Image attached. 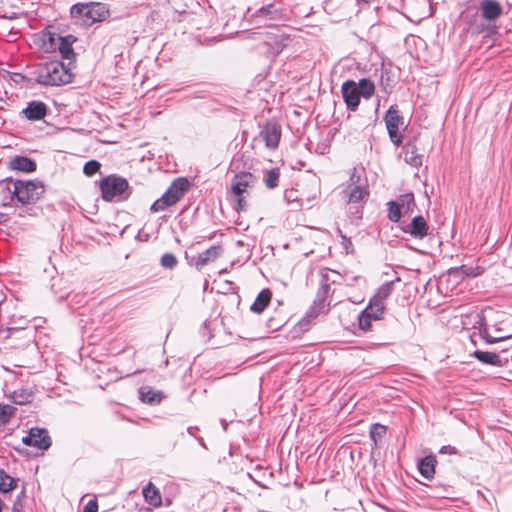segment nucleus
I'll list each match as a JSON object with an SVG mask.
<instances>
[{
  "label": "nucleus",
  "instance_id": "45",
  "mask_svg": "<svg viewBox=\"0 0 512 512\" xmlns=\"http://www.w3.org/2000/svg\"><path fill=\"white\" fill-rule=\"evenodd\" d=\"M338 233L341 237V244L347 254H352L354 252L353 244L350 238L342 233L340 229H338Z\"/></svg>",
  "mask_w": 512,
  "mask_h": 512
},
{
  "label": "nucleus",
  "instance_id": "24",
  "mask_svg": "<svg viewBox=\"0 0 512 512\" xmlns=\"http://www.w3.org/2000/svg\"><path fill=\"white\" fill-rule=\"evenodd\" d=\"M437 464L434 455H428L418 462L419 473L426 479H432L435 474V467Z\"/></svg>",
  "mask_w": 512,
  "mask_h": 512
},
{
  "label": "nucleus",
  "instance_id": "56",
  "mask_svg": "<svg viewBox=\"0 0 512 512\" xmlns=\"http://www.w3.org/2000/svg\"><path fill=\"white\" fill-rule=\"evenodd\" d=\"M496 332H498V335H501V330L500 329H496Z\"/></svg>",
  "mask_w": 512,
  "mask_h": 512
},
{
  "label": "nucleus",
  "instance_id": "48",
  "mask_svg": "<svg viewBox=\"0 0 512 512\" xmlns=\"http://www.w3.org/2000/svg\"><path fill=\"white\" fill-rule=\"evenodd\" d=\"M440 454H450V455H456L459 454V451L456 447L452 445H444L439 450Z\"/></svg>",
  "mask_w": 512,
  "mask_h": 512
},
{
  "label": "nucleus",
  "instance_id": "26",
  "mask_svg": "<svg viewBox=\"0 0 512 512\" xmlns=\"http://www.w3.org/2000/svg\"><path fill=\"white\" fill-rule=\"evenodd\" d=\"M272 293L269 289H263L256 297L250 310L256 314H261L271 301Z\"/></svg>",
  "mask_w": 512,
  "mask_h": 512
},
{
  "label": "nucleus",
  "instance_id": "2",
  "mask_svg": "<svg viewBox=\"0 0 512 512\" xmlns=\"http://www.w3.org/2000/svg\"><path fill=\"white\" fill-rule=\"evenodd\" d=\"M344 103L349 111H356L360 104V98L369 99L375 93V85L368 78H362L359 82L346 80L341 86Z\"/></svg>",
  "mask_w": 512,
  "mask_h": 512
},
{
  "label": "nucleus",
  "instance_id": "14",
  "mask_svg": "<svg viewBox=\"0 0 512 512\" xmlns=\"http://www.w3.org/2000/svg\"><path fill=\"white\" fill-rule=\"evenodd\" d=\"M342 198L349 204H357L365 201L369 195L368 185L346 186L341 192Z\"/></svg>",
  "mask_w": 512,
  "mask_h": 512
},
{
  "label": "nucleus",
  "instance_id": "37",
  "mask_svg": "<svg viewBox=\"0 0 512 512\" xmlns=\"http://www.w3.org/2000/svg\"><path fill=\"white\" fill-rule=\"evenodd\" d=\"M455 272L461 274L464 277H477L483 274L484 269L480 266L461 265L455 269Z\"/></svg>",
  "mask_w": 512,
  "mask_h": 512
},
{
  "label": "nucleus",
  "instance_id": "55",
  "mask_svg": "<svg viewBox=\"0 0 512 512\" xmlns=\"http://www.w3.org/2000/svg\"><path fill=\"white\" fill-rule=\"evenodd\" d=\"M198 440H199V444H201L202 446H205L203 438H199Z\"/></svg>",
  "mask_w": 512,
  "mask_h": 512
},
{
  "label": "nucleus",
  "instance_id": "43",
  "mask_svg": "<svg viewBox=\"0 0 512 512\" xmlns=\"http://www.w3.org/2000/svg\"><path fill=\"white\" fill-rule=\"evenodd\" d=\"M354 185H367L366 180L362 181L361 173L355 167L351 170L350 177H349V183L347 186H354Z\"/></svg>",
  "mask_w": 512,
  "mask_h": 512
},
{
  "label": "nucleus",
  "instance_id": "23",
  "mask_svg": "<svg viewBox=\"0 0 512 512\" xmlns=\"http://www.w3.org/2000/svg\"><path fill=\"white\" fill-rule=\"evenodd\" d=\"M76 41V37L69 34L61 36V40L58 42L57 51L61 54L62 58L72 60L75 58L73 50V43Z\"/></svg>",
  "mask_w": 512,
  "mask_h": 512
},
{
  "label": "nucleus",
  "instance_id": "34",
  "mask_svg": "<svg viewBox=\"0 0 512 512\" xmlns=\"http://www.w3.org/2000/svg\"><path fill=\"white\" fill-rule=\"evenodd\" d=\"M17 480L6 473L4 469H0V492L8 493L15 489Z\"/></svg>",
  "mask_w": 512,
  "mask_h": 512
},
{
  "label": "nucleus",
  "instance_id": "16",
  "mask_svg": "<svg viewBox=\"0 0 512 512\" xmlns=\"http://www.w3.org/2000/svg\"><path fill=\"white\" fill-rule=\"evenodd\" d=\"M223 253V248L220 245H212L202 253L193 257V263L198 270H201L205 265L214 262Z\"/></svg>",
  "mask_w": 512,
  "mask_h": 512
},
{
  "label": "nucleus",
  "instance_id": "29",
  "mask_svg": "<svg viewBox=\"0 0 512 512\" xmlns=\"http://www.w3.org/2000/svg\"><path fill=\"white\" fill-rule=\"evenodd\" d=\"M385 310V304L377 303L371 299L369 300L368 305L363 309V311L368 314V317L372 318L374 321L383 319Z\"/></svg>",
  "mask_w": 512,
  "mask_h": 512
},
{
  "label": "nucleus",
  "instance_id": "10",
  "mask_svg": "<svg viewBox=\"0 0 512 512\" xmlns=\"http://www.w3.org/2000/svg\"><path fill=\"white\" fill-rule=\"evenodd\" d=\"M22 443L44 451L51 446L52 441L46 429L35 427L31 428L29 434L22 438Z\"/></svg>",
  "mask_w": 512,
  "mask_h": 512
},
{
  "label": "nucleus",
  "instance_id": "46",
  "mask_svg": "<svg viewBox=\"0 0 512 512\" xmlns=\"http://www.w3.org/2000/svg\"><path fill=\"white\" fill-rule=\"evenodd\" d=\"M83 512H98V502L95 499L89 500L83 508Z\"/></svg>",
  "mask_w": 512,
  "mask_h": 512
},
{
  "label": "nucleus",
  "instance_id": "18",
  "mask_svg": "<svg viewBox=\"0 0 512 512\" xmlns=\"http://www.w3.org/2000/svg\"><path fill=\"white\" fill-rule=\"evenodd\" d=\"M479 11L485 20L495 21L502 15L503 8L497 0H481Z\"/></svg>",
  "mask_w": 512,
  "mask_h": 512
},
{
  "label": "nucleus",
  "instance_id": "8",
  "mask_svg": "<svg viewBox=\"0 0 512 512\" xmlns=\"http://www.w3.org/2000/svg\"><path fill=\"white\" fill-rule=\"evenodd\" d=\"M384 121L392 143L399 146L402 143L400 127L404 125V118L400 115L398 107L391 105L384 115Z\"/></svg>",
  "mask_w": 512,
  "mask_h": 512
},
{
  "label": "nucleus",
  "instance_id": "6",
  "mask_svg": "<svg viewBox=\"0 0 512 512\" xmlns=\"http://www.w3.org/2000/svg\"><path fill=\"white\" fill-rule=\"evenodd\" d=\"M100 189L102 199L111 202L114 200L127 199L129 194L126 193L129 189L128 181L118 175L112 174L104 177L100 181Z\"/></svg>",
  "mask_w": 512,
  "mask_h": 512
},
{
  "label": "nucleus",
  "instance_id": "1",
  "mask_svg": "<svg viewBox=\"0 0 512 512\" xmlns=\"http://www.w3.org/2000/svg\"><path fill=\"white\" fill-rule=\"evenodd\" d=\"M33 78L40 85L61 86L70 83L73 74L63 62L52 60L39 64L33 71Z\"/></svg>",
  "mask_w": 512,
  "mask_h": 512
},
{
  "label": "nucleus",
  "instance_id": "47",
  "mask_svg": "<svg viewBox=\"0 0 512 512\" xmlns=\"http://www.w3.org/2000/svg\"><path fill=\"white\" fill-rule=\"evenodd\" d=\"M381 86L384 90V92L386 93H390L392 91V85L390 84V78L389 76H387L386 78L384 77V73L382 72L381 74Z\"/></svg>",
  "mask_w": 512,
  "mask_h": 512
},
{
  "label": "nucleus",
  "instance_id": "7",
  "mask_svg": "<svg viewBox=\"0 0 512 512\" xmlns=\"http://www.w3.org/2000/svg\"><path fill=\"white\" fill-rule=\"evenodd\" d=\"M254 22L265 26H276L286 20L285 10L277 3L263 4L252 15Z\"/></svg>",
  "mask_w": 512,
  "mask_h": 512
},
{
  "label": "nucleus",
  "instance_id": "57",
  "mask_svg": "<svg viewBox=\"0 0 512 512\" xmlns=\"http://www.w3.org/2000/svg\"><path fill=\"white\" fill-rule=\"evenodd\" d=\"M496 332H498V335H501V330L500 329H496Z\"/></svg>",
  "mask_w": 512,
  "mask_h": 512
},
{
  "label": "nucleus",
  "instance_id": "40",
  "mask_svg": "<svg viewBox=\"0 0 512 512\" xmlns=\"http://www.w3.org/2000/svg\"><path fill=\"white\" fill-rule=\"evenodd\" d=\"M160 264L163 268L172 270L177 266L178 260L173 253L168 252L162 255Z\"/></svg>",
  "mask_w": 512,
  "mask_h": 512
},
{
  "label": "nucleus",
  "instance_id": "22",
  "mask_svg": "<svg viewBox=\"0 0 512 512\" xmlns=\"http://www.w3.org/2000/svg\"><path fill=\"white\" fill-rule=\"evenodd\" d=\"M477 328L479 330L480 337L485 341L487 344H494L498 343L504 340H508L512 338V334L508 335H498V336H492L488 332V327L486 324V320L483 316L479 317V320L476 322Z\"/></svg>",
  "mask_w": 512,
  "mask_h": 512
},
{
  "label": "nucleus",
  "instance_id": "36",
  "mask_svg": "<svg viewBox=\"0 0 512 512\" xmlns=\"http://www.w3.org/2000/svg\"><path fill=\"white\" fill-rule=\"evenodd\" d=\"M387 206H388V215H387L388 219L394 223L399 222V220L402 216V213H404L403 209L399 206V203H396V201L391 200L387 203Z\"/></svg>",
  "mask_w": 512,
  "mask_h": 512
},
{
  "label": "nucleus",
  "instance_id": "25",
  "mask_svg": "<svg viewBox=\"0 0 512 512\" xmlns=\"http://www.w3.org/2000/svg\"><path fill=\"white\" fill-rule=\"evenodd\" d=\"M403 152L406 163L413 167H420L422 165L423 156L418 153V149L415 144L407 143L404 146Z\"/></svg>",
  "mask_w": 512,
  "mask_h": 512
},
{
  "label": "nucleus",
  "instance_id": "5",
  "mask_svg": "<svg viewBox=\"0 0 512 512\" xmlns=\"http://www.w3.org/2000/svg\"><path fill=\"white\" fill-rule=\"evenodd\" d=\"M190 182L186 177L176 178L165 191L150 207L152 212L164 211L168 207L175 205L181 200L184 194L189 190Z\"/></svg>",
  "mask_w": 512,
  "mask_h": 512
},
{
  "label": "nucleus",
  "instance_id": "58",
  "mask_svg": "<svg viewBox=\"0 0 512 512\" xmlns=\"http://www.w3.org/2000/svg\"><path fill=\"white\" fill-rule=\"evenodd\" d=\"M438 497H442V498H445L446 496L445 495H441L439 494Z\"/></svg>",
  "mask_w": 512,
  "mask_h": 512
},
{
  "label": "nucleus",
  "instance_id": "17",
  "mask_svg": "<svg viewBox=\"0 0 512 512\" xmlns=\"http://www.w3.org/2000/svg\"><path fill=\"white\" fill-rule=\"evenodd\" d=\"M0 187L3 192H6L9 195V201L3 202V206L11 205L14 201H16V204H20L21 180H15L12 177H8L0 182Z\"/></svg>",
  "mask_w": 512,
  "mask_h": 512
},
{
  "label": "nucleus",
  "instance_id": "4",
  "mask_svg": "<svg viewBox=\"0 0 512 512\" xmlns=\"http://www.w3.org/2000/svg\"><path fill=\"white\" fill-rule=\"evenodd\" d=\"M330 289L327 276H323L313 304L306 312L304 318L298 323L300 329L306 330L319 315L326 314L329 311V304L326 301L329 297Z\"/></svg>",
  "mask_w": 512,
  "mask_h": 512
},
{
  "label": "nucleus",
  "instance_id": "50",
  "mask_svg": "<svg viewBox=\"0 0 512 512\" xmlns=\"http://www.w3.org/2000/svg\"><path fill=\"white\" fill-rule=\"evenodd\" d=\"M12 512H24L23 503L20 497H17L12 505Z\"/></svg>",
  "mask_w": 512,
  "mask_h": 512
},
{
  "label": "nucleus",
  "instance_id": "39",
  "mask_svg": "<svg viewBox=\"0 0 512 512\" xmlns=\"http://www.w3.org/2000/svg\"><path fill=\"white\" fill-rule=\"evenodd\" d=\"M386 426L380 424V423H374L372 424L369 434L371 440L377 444V441L381 439L386 434Z\"/></svg>",
  "mask_w": 512,
  "mask_h": 512
},
{
  "label": "nucleus",
  "instance_id": "27",
  "mask_svg": "<svg viewBox=\"0 0 512 512\" xmlns=\"http://www.w3.org/2000/svg\"><path fill=\"white\" fill-rule=\"evenodd\" d=\"M139 399L146 404L155 405L162 401L163 395L160 391H155L148 386L139 389Z\"/></svg>",
  "mask_w": 512,
  "mask_h": 512
},
{
  "label": "nucleus",
  "instance_id": "33",
  "mask_svg": "<svg viewBox=\"0 0 512 512\" xmlns=\"http://www.w3.org/2000/svg\"><path fill=\"white\" fill-rule=\"evenodd\" d=\"M15 210L14 215L17 217H37L41 212V209L35 205H21L14 204Z\"/></svg>",
  "mask_w": 512,
  "mask_h": 512
},
{
  "label": "nucleus",
  "instance_id": "54",
  "mask_svg": "<svg viewBox=\"0 0 512 512\" xmlns=\"http://www.w3.org/2000/svg\"><path fill=\"white\" fill-rule=\"evenodd\" d=\"M4 505L5 504H4L3 500L0 499V512H2V509H3Z\"/></svg>",
  "mask_w": 512,
  "mask_h": 512
},
{
  "label": "nucleus",
  "instance_id": "53",
  "mask_svg": "<svg viewBox=\"0 0 512 512\" xmlns=\"http://www.w3.org/2000/svg\"><path fill=\"white\" fill-rule=\"evenodd\" d=\"M196 429H197L196 427H188V428H187V432H188L190 435L194 436V431H195Z\"/></svg>",
  "mask_w": 512,
  "mask_h": 512
},
{
  "label": "nucleus",
  "instance_id": "31",
  "mask_svg": "<svg viewBox=\"0 0 512 512\" xmlns=\"http://www.w3.org/2000/svg\"><path fill=\"white\" fill-rule=\"evenodd\" d=\"M393 287V281H387L383 283L370 299L377 303L385 304V300L391 295Z\"/></svg>",
  "mask_w": 512,
  "mask_h": 512
},
{
  "label": "nucleus",
  "instance_id": "51",
  "mask_svg": "<svg viewBox=\"0 0 512 512\" xmlns=\"http://www.w3.org/2000/svg\"><path fill=\"white\" fill-rule=\"evenodd\" d=\"M315 151L318 153V154H321V155H324L326 154L328 151H329V145L327 144H318Z\"/></svg>",
  "mask_w": 512,
  "mask_h": 512
},
{
  "label": "nucleus",
  "instance_id": "9",
  "mask_svg": "<svg viewBox=\"0 0 512 512\" xmlns=\"http://www.w3.org/2000/svg\"><path fill=\"white\" fill-rule=\"evenodd\" d=\"M44 192L45 187L40 180H21L20 204L35 205Z\"/></svg>",
  "mask_w": 512,
  "mask_h": 512
},
{
  "label": "nucleus",
  "instance_id": "49",
  "mask_svg": "<svg viewBox=\"0 0 512 512\" xmlns=\"http://www.w3.org/2000/svg\"><path fill=\"white\" fill-rule=\"evenodd\" d=\"M285 199L287 200V202L289 203H294L296 202L298 204V206H301V200L298 199V197L295 195V191L291 190V191H288L285 193Z\"/></svg>",
  "mask_w": 512,
  "mask_h": 512
},
{
  "label": "nucleus",
  "instance_id": "19",
  "mask_svg": "<svg viewBox=\"0 0 512 512\" xmlns=\"http://www.w3.org/2000/svg\"><path fill=\"white\" fill-rule=\"evenodd\" d=\"M470 356L477 359L483 365L494 367H503L508 362L507 359L503 360L498 353L489 351L475 350Z\"/></svg>",
  "mask_w": 512,
  "mask_h": 512
},
{
  "label": "nucleus",
  "instance_id": "28",
  "mask_svg": "<svg viewBox=\"0 0 512 512\" xmlns=\"http://www.w3.org/2000/svg\"><path fill=\"white\" fill-rule=\"evenodd\" d=\"M142 494L145 501L150 505L158 507L162 504L161 494L153 483L149 482L146 487L143 488Z\"/></svg>",
  "mask_w": 512,
  "mask_h": 512
},
{
  "label": "nucleus",
  "instance_id": "32",
  "mask_svg": "<svg viewBox=\"0 0 512 512\" xmlns=\"http://www.w3.org/2000/svg\"><path fill=\"white\" fill-rule=\"evenodd\" d=\"M280 181V169L275 167L264 171L263 182L268 189L278 187Z\"/></svg>",
  "mask_w": 512,
  "mask_h": 512
},
{
  "label": "nucleus",
  "instance_id": "11",
  "mask_svg": "<svg viewBox=\"0 0 512 512\" xmlns=\"http://www.w3.org/2000/svg\"><path fill=\"white\" fill-rule=\"evenodd\" d=\"M257 179L251 172L242 171L235 174L231 180L232 195L245 194L248 188L254 187Z\"/></svg>",
  "mask_w": 512,
  "mask_h": 512
},
{
  "label": "nucleus",
  "instance_id": "21",
  "mask_svg": "<svg viewBox=\"0 0 512 512\" xmlns=\"http://www.w3.org/2000/svg\"><path fill=\"white\" fill-rule=\"evenodd\" d=\"M61 35L56 32L43 30L39 36L40 47L47 53L56 52Z\"/></svg>",
  "mask_w": 512,
  "mask_h": 512
},
{
  "label": "nucleus",
  "instance_id": "3",
  "mask_svg": "<svg viewBox=\"0 0 512 512\" xmlns=\"http://www.w3.org/2000/svg\"><path fill=\"white\" fill-rule=\"evenodd\" d=\"M71 17L85 25L105 21L110 16L106 4L100 2L77 3L70 9Z\"/></svg>",
  "mask_w": 512,
  "mask_h": 512
},
{
  "label": "nucleus",
  "instance_id": "52",
  "mask_svg": "<svg viewBox=\"0 0 512 512\" xmlns=\"http://www.w3.org/2000/svg\"><path fill=\"white\" fill-rule=\"evenodd\" d=\"M9 216L3 212H0V225L8 222Z\"/></svg>",
  "mask_w": 512,
  "mask_h": 512
},
{
  "label": "nucleus",
  "instance_id": "20",
  "mask_svg": "<svg viewBox=\"0 0 512 512\" xmlns=\"http://www.w3.org/2000/svg\"><path fill=\"white\" fill-rule=\"evenodd\" d=\"M8 168L14 171L31 173L36 171L37 164L27 156H15L9 161Z\"/></svg>",
  "mask_w": 512,
  "mask_h": 512
},
{
  "label": "nucleus",
  "instance_id": "13",
  "mask_svg": "<svg viewBox=\"0 0 512 512\" xmlns=\"http://www.w3.org/2000/svg\"><path fill=\"white\" fill-rule=\"evenodd\" d=\"M260 136L268 148L276 149L281 139V127L276 122L268 121L261 129Z\"/></svg>",
  "mask_w": 512,
  "mask_h": 512
},
{
  "label": "nucleus",
  "instance_id": "44",
  "mask_svg": "<svg viewBox=\"0 0 512 512\" xmlns=\"http://www.w3.org/2000/svg\"><path fill=\"white\" fill-rule=\"evenodd\" d=\"M234 198V209L237 212L244 211L247 209V200L244 194L233 195Z\"/></svg>",
  "mask_w": 512,
  "mask_h": 512
},
{
  "label": "nucleus",
  "instance_id": "38",
  "mask_svg": "<svg viewBox=\"0 0 512 512\" xmlns=\"http://www.w3.org/2000/svg\"><path fill=\"white\" fill-rule=\"evenodd\" d=\"M16 408L8 404H0V423L6 425L9 423Z\"/></svg>",
  "mask_w": 512,
  "mask_h": 512
},
{
  "label": "nucleus",
  "instance_id": "42",
  "mask_svg": "<svg viewBox=\"0 0 512 512\" xmlns=\"http://www.w3.org/2000/svg\"><path fill=\"white\" fill-rule=\"evenodd\" d=\"M373 319L368 317V314H366L363 310L358 315V327L362 331H369L371 329V321Z\"/></svg>",
  "mask_w": 512,
  "mask_h": 512
},
{
  "label": "nucleus",
  "instance_id": "30",
  "mask_svg": "<svg viewBox=\"0 0 512 512\" xmlns=\"http://www.w3.org/2000/svg\"><path fill=\"white\" fill-rule=\"evenodd\" d=\"M33 397V392L24 388L13 391L9 396L10 400L17 405H25L31 403Z\"/></svg>",
  "mask_w": 512,
  "mask_h": 512
},
{
  "label": "nucleus",
  "instance_id": "12",
  "mask_svg": "<svg viewBox=\"0 0 512 512\" xmlns=\"http://www.w3.org/2000/svg\"><path fill=\"white\" fill-rule=\"evenodd\" d=\"M404 233L409 234L414 239H424L429 234V225L421 215L412 218L411 222L401 226Z\"/></svg>",
  "mask_w": 512,
  "mask_h": 512
},
{
  "label": "nucleus",
  "instance_id": "35",
  "mask_svg": "<svg viewBox=\"0 0 512 512\" xmlns=\"http://www.w3.org/2000/svg\"><path fill=\"white\" fill-rule=\"evenodd\" d=\"M395 201L399 203L404 213L412 211V206H415V198L412 192L401 194Z\"/></svg>",
  "mask_w": 512,
  "mask_h": 512
},
{
  "label": "nucleus",
  "instance_id": "15",
  "mask_svg": "<svg viewBox=\"0 0 512 512\" xmlns=\"http://www.w3.org/2000/svg\"><path fill=\"white\" fill-rule=\"evenodd\" d=\"M49 113L48 106L42 101H30L27 106L22 109L21 115L29 121L43 120Z\"/></svg>",
  "mask_w": 512,
  "mask_h": 512
},
{
  "label": "nucleus",
  "instance_id": "41",
  "mask_svg": "<svg viewBox=\"0 0 512 512\" xmlns=\"http://www.w3.org/2000/svg\"><path fill=\"white\" fill-rule=\"evenodd\" d=\"M100 168V162H98L97 160H89L84 164L83 172L87 176H93L100 170Z\"/></svg>",
  "mask_w": 512,
  "mask_h": 512
}]
</instances>
